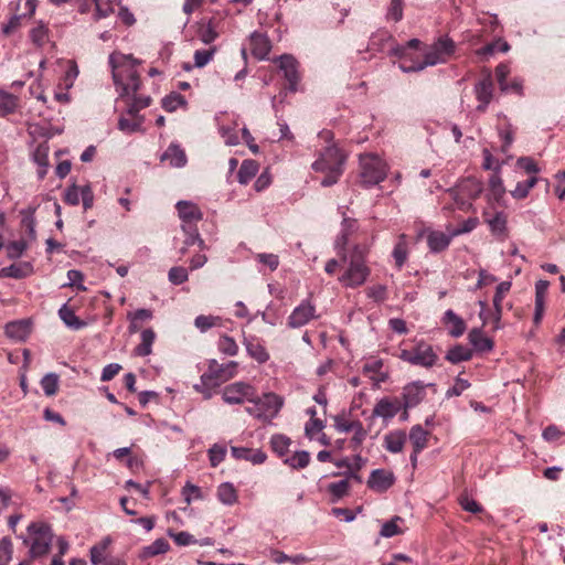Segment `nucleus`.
I'll return each instance as SVG.
<instances>
[{
  "instance_id": "nucleus-41",
  "label": "nucleus",
  "mask_w": 565,
  "mask_h": 565,
  "mask_svg": "<svg viewBox=\"0 0 565 565\" xmlns=\"http://www.w3.org/2000/svg\"><path fill=\"white\" fill-rule=\"evenodd\" d=\"M58 316L61 320L65 323L66 327L73 330H79L85 326V322L82 321L66 303H64L58 309Z\"/></svg>"
},
{
  "instance_id": "nucleus-10",
  "label": "nucleus",
  "mask_w": 565,
  "mask_h": 565,
  "mask_svg": "<svg viewBox=\"0 0 565 565\" xmlns=\"http://www.w3.org/2000/svg\"><path fill=\"white\" fill-rule=\"evenodd\" d=\"M254 386L246 382H235L222 390V399L230 405H238L254 398Z\"/></svg>"
},
{
  "instance_id": "nucleus-27",
  "label": "nucleus",
  "mask_w": 565,
  "mask_h": 565,
  "mask_svg": "<svg viewBox=\"0 0 565 565\" xmlns=\"http://www.w3.org/2000/svg\"><path fill=\"white\" fill-rule=\"evenodd\" d=\"M394 483V476L383 469H375L367 480L369 488L375 491H385Z\"/></svg>"
},
{
  "instance_id": "nucleus-11",
  "label": "nucleus",
  "mask_w": 565,
  "mask_h": 565,
  "mask_svg": "<svg viewBox=\"0 0 565 565\" xmlns=\"http://www.w3.org/2000/svg\"><path fill=\"white\" fill-rule=\"evenodd\" d=\"M277 63L282 77L288 83L287 89L291 93L297 92L300 81L298 61L292 55L284 54L277 58Z\"/></svg>"
},
{
  "instance_id": "nucleus-22",
  "label": "nucleus",
  "mask_w": 565,
  "mask_h": 565,
  "mask_svg": "<svg viewBox=\"0 0 565 565\" xmlns=\"http://www.w3.org/2000/svg\"><path fill=\"white\" fill-rule=\"evenodd\" d=\"M439 63H445L444 56L437 52V50L434 47V45L425 53L424 61L413 64V65H405L399 64V68L404 73H412V72H419L423 71L427 66H434Z\"/></svg>"
},
{
  "instance_id": "nucleus-2",
  "label": "nucleus",
  "mask_w": 565,
  "mask_h": 565,
  "mask_svg": "<svg viewBox=\"0 0 565 565\" xmlns=\"http://www.w3.org/2000/svg\"><path fill=\"white\" fill-rule=\"evenodd\" d=\"M390 167L387 162L377 153L365 152L359 156V183L362 188L370 189L381 182L386 177Z\"/></svg>"
},
{
  "instance_id": "nucleus-44",
  "label": "nucleus",
  "mask_w": 565,
  "mask_h": 565,
  "mask_svg": "<svg viewBox=\"0 0 565 565\" xmlns=\"http://www.w3.org/2000/svg\"><path fill=\"white\" fill-rule=\"evenodd\" d=\"M262 320L269 326H277L281 322L282 311L280 307L274 302H269L265 310L259 312Z\"/></svg>"
},
{
  "instance_id": "nucleus-26",
  "label": "nucleus",
  "mask_w": 565,
  "mask_h": 565,
  "mask_svg": "<svg viewBox=\"0 0 565 565\" xmlns=\"http://www.w3.org/2000/svg\"><path fill=\"white\" fill-rule=\"evenodd\" d=\"M468 340L479 353L490 352L494 347V342L484 335L482 328H472L468 333Z\"/></svg>"
},
{
  "instance_id": "nucleus-42",
  "label": "nucleus",
  "mask_w": 565,
  "mask_h": 565,
  "mask_svg": "<svg viewBox=\"0 0 565 565\" xmlns=\"http://www.w3.org/2000/svg\"><path fill=\"white\" fill-rule=\"evenodd\" d=\"M259 169L258 163L255 160H244L237 173V180L241 184H247Z\"/></svg>"
},
{
  "instance_id": "nucleus-32",
  "label": "nucleus",
  "mask_w": 565,
  "mask_h": 565,
  "mask_svg": "<svg viewBox=\"0 0 565 565\" xmlns=\"http://www.w3.org/2000/svg\"><path fill=\"white\" fill-rule=\"evenodd\" d=\"M34 163L38 166V178L43 180L47 173L50 163H49V146L39 145L32 154Z\"/></svg>"
},
{
  "instance_id": "nucleus-39",
  "label": "nucleus",
  "mask_w": 565,
  "mask_h": 565,
  "mask_svg": "<svg viewBox=\"0 0 565 565\" xmlns=\"http://www.w3.org/2000/svg\"><path fill=\"white\" fill-rule=\"evenodd\" d=\"M472 355L471 349L461 344H456L447 351L445 359L451 364H458L460 362L469 361Z\"/></svg>"
},
{
  "instance_id": "nucleus-25",
  "label": "nucleus",
  "mask_w": 565,
  "mask_h": 565,
  "mask_svg": "<svg viewBox=\"0 0 565 565\" xmlns=\"http://www.w3.org/2000/svg\"><path fill=\"white\" fill-rule=\"evenodd\" d=\"M441 322L447 327L448 333L452 338H459L466 331V323L463 319L451 309L445 311Z\"/></svg>"
},
{
  "instance_id": "nucleus-20",
  "label": "nucleus",
  "mask_w": 565,
  "mask_h": 565,
  "mask_svg": "<svg viewBox=\"0 0 565 565\" xmlns=\"http://www.w3.org/2000/svg\"><path fill=\"white\" fill-rule=\"evenodd\" d=\"M175 207L182 224L196 225L203 218V213L199 206L191 201H179Z\"/></svg>"
},
{
  "instance_id": "nucleus-38",
  "label": "nucleus",
  "mask_w": 565,
  "mask_h": 565,
  "mask_svg": "<svg viewBox=\"0 0 565 565\" xmlns=\"http://www.w3.org/2000/svg\"><path fill=\"white\" fill-rule=\"evenodd\" d=\"M392 256L395 260L396 267L401 269L408 257V244L405 234H401L398 236L397 242L393 248Z\"/></svg>"
},
{
  "instance_id": "nucleus-29",
  "label": "nucleus",
  "mask_w": 565,
  "mask_h": 565,
  "mask_svg": "<svg viewBox=\"0 0 565 565\" xmlns=\"http://www.w3.org/2000/svg\"><path fill=\"white\" fill-rule=\"evenodd\" d=\"M231 454L237 460L249 461L254 465H260L265 462L267 458L264 451L259 449L253 450L246 447H232Z\"/></svg>"
},
{
  "instance_id": "nucleus-60",
  "label": "nucleus",
  "mask_w": 565,
  "mask_h": 565,
  "mask_svg": "<svg viewBox=\"0 0 565 565\" xmlns=\"http://www.w3.org/2000/svg\"><path fill=\"white\" fill-rule=\"evenodd\" d=\"M226 446L214 444L209 449V460L212 467H217L225 458L226 456Z\"/></svg>"
},
{
  "instance_id": "nucleus-56",
  "label": "nucleus",
  "mask_w": 565,
  "mask_h": 565,
  "mask_svg": "<svg viewBox=\"0 0 565 565\" xmlns=\"http://www.w3.org/2000/svg\"><path fill=\"white\" fill-rule=\"evenodd\" d=\"M216 53V47L212 46L207 50H196L194 52V66L198 68H202L207 65L214 57Z\"/></svg>"
},
{
  "instance_id": "nucleus-33",
  "label": "nucleus",
  "mask_w": 565,
  "mask_h": 565,
  "mask_svg": "<svg viewBox=\"0 0 565 565\" xmlns=\"http://www.w3.org/2000/svg\"><path fill=\"white\" fill-rule=\"evenodd\" d=\"M156 333L151 328L145 329L140 333V343L134 352L137 356H148L152 353V345L156 341Z\"/></svg>"
},
{
  "instance_id": "nucleus-50",
  "label": "nucleus",
  "mask_w": 565,
  "mask_h": 565,
  "mask_svg": "<svg viewBox=\"0 0 565 565\" xmlns=\"http://www.w3.org/2000/svg\"><path fill=\"white\" fill-rule=\"evenodd\" d=\"M142 122V116L134 117V120L127 119L126 117L121 116L118 119V129L125 134L130 135L141 130Z\"/></svg>"
},
{
  "instance_id": "nucleus-36",
  "label": "nucleus",
  "mask_w": 565,
  "mask_h": 565,
  "mask_svg": "<svg viewBox=\"0 0 565 565\" xmlns=\"http://www.w3.org/2000/svg\"><path fill=\"white\" fill-rule=\"evenodd\" d=\"M216 495L218 501L227 507L234 505L237 500V490L231 482H223L217 487Z\"/></svg>"
},
{
  "instance_id": "nucleus-57",
  "label": "nucleus",
  "mask_w": 565,
  "mask_h": 565,
  "mask_svg": "<svg viewBox=\"0 0 565 565\" xmlns=\"http://www.w3.org/2000/svg\"><path fill=\"white\" fill-rule=\"evenodd\" d=\"M218 350L228 355L235 356L238 353V345L232 337L222 335L217 343Z\"/></svg>"
},
{
  "instance_id": "nucleus-48",
  "label": "nucleus",
  "mask_w": 565,
  "mask_h": 565,
  "mask_svg": "<svg viewBox=\"0 0 565 565\" xmlns=\"http://www.w3.org/2000/svg\"><path fill=\"white\" fill-rule=\"evenodd\" d=\"M18 106V98L8 92L0 89V115L6 116L14 113Z\"/></svg>"
},
{
  "instance_id": "nucleus-23",
  "label": "nucleus",
  "mask_w": 565,
  "mask_h": 565,
  "mask_svg": "<svg viewBox=\"0 0 565 565\" xmlns=\"http://www.w3.org/2000/svg\"><path fill=\"white\" fill-rule=\"evenodd\" d=\"M160 159L172 168H183L188 162L184 150L175 142L169 145Z\"/></svg>"
},
{
  "instance_id": "nucleus-47",
  "label": "nucleus",
  "mask_w": 565,
  "mask_h": 565,
  "mask_svg": "<svg viewBox=\"0 0 565 565\" xmlns=\"http://www.w3.org/2000/svg\"><path fill=\"white\" fill-rule=\"evenodd\" d=\"M284 462L292 469H303L310 462V454L306 450L296 451L291 456H287Z\"/></svg>"
},
{
  "instance_id": "nucleus-8",
  "label": "nucleus",
  "mask_w": 565,
  "mask_h": 565,
  "mask_svg": "<svg viewBox=\"0 0 565 565\" xmlns=\"http://www.w3.org/2000/svg\"><path fill=\"white\" fill-rule=\"evenodd\" d=\"M237 362L230 361L226 364H220L216 360L209 362V369L201 375V382L206 386H220L225 381L232 379L236 373Z\"/></svg>"
},
{
  "instance_id": "nucleus-16",
  "label": "nucleus",
  "mask_w": 565,
  "mask_h": 565,
  "mask_svg": "<svg viewBox=\"0 0 565 565\" xmlns=\"http://www.w3.org/2000/svg\"><path fill=\"white\" fill-rule=\"evenodd\" d=\"M426 395V385L422 381H414L403 387L402 404L404 409L417 406Z\"/></svg>"
},
{
  "instance_id": "nucleus-52",
  "label": "nucleus",
  "mask_w": 565,
  "mask_h": 565,
  "mask_svg": "<svg viewBox=\"0 0 565 565\" xmlns=\"http://www.w3.org/2000/svg\"><path fill=\"white\" fill-rule=\"evenodd\" d=\"M49 29L39 21L38 25L30 31L31 41L39 47H42L47 41Z\"/></svg>"
},
{
  "instance_id": "nucleus-37",
  "label": "nucleus",
  "mask_w": 565,
  "mask_h": 565,
  "mask_svg": "<svg viewBox=\"0 0 565 565\" xmlns=\"http://www.w3.org/2000/svg\"><path fill=\"white\" fill-rule=\"evenodd\" d=\"M409 441L413 450L423 451L428 444V431L422 425H414L409 430Z\"/></svg>"
},
{
  "instance_id": "nucleus-58",
  "label": "nucleus",
  "mask_w": 565,
  "mask_h": 565,
  "mask_svg": "<svg viewBox=\"0 0 565 565\" xmlns=\"http://www.w3.org/2000/svg\"><path fill=\"white\" fill-rule=\"evenodd\" d=\"M168 279L172 285H182L189 279L188 269L182 266L171 267L168 271Z\"/></svg>"
},
{
  "instance_id": "nucleus-19",
  "label": "nucleus",
  "mask_w": 565,
  "mask_h": 565,
  "mask_svg": "<svg viewBox=\"0 0 565 565\" xmlns=\"http://www.w3.org/2000/svg\"><path fill=\"white\" fill-rule=\"evenodd\" d=\"M243 344L246 349L247 354L258 362L264 364L269 360V353L267 352L263 341L255 335H244Z\"/></svg>"
},
{
  "instance_id": "nucleus-18",
  "label": "nucleus",
  "mask_w": 565,
  "mask_h": 565,
  "mask_svg": "<svg viewBox=\"0 0 565 565\" xmlns=\"http://www.w3.org/2000/svg\"><path fill=\"white\" fill-rule=\"evenodd\" d=\"M184 234V241L179 248L180 257L188 253L189 247L198 245L200 249H206L204 239L201 237L198 226L194 224H181Z\"/></svg>"
},
{
  "instance_id": "nucleus-30",
  "label": "nucleus",
  "mask_w": 565,
  "mask_h": 565,
  "mask_svg": "<svg viewBox=\"0 0 565 565\" xmlns=\"http://www.w3.org/2000/svg\"><path fill=\"white\" fill-rule=\"evenodd\" d=\"M113 543L110 536H105L89 550V559L93 565H103L110 556L107 554L108 547Z\"/></svg>"
},
{
  "instance_id": "nucleus-59",
  "label": "nucleus",
  "mask_w": 565,
  "mask_h": 565,
  "mask_svg": "<svg viewBox=\"0 0 565 565\" xmlns=\"http://www.w3.org/2000/svg\"><path fill=\"white\" fill-rule=\"evenodd\" d=\"M34 213H35V207H32V206H29L21 211V215H22L21 223L31 236L35 235Z\"/></svg>"
},
{
  "instance_id": "nucleus-55",
  "label": "nucleus",
  "mask_w": 565,
  "mask_h": 565,
  "mask_svg": "<svg viewBox=\"0 0 565 565\" xmlns=\"http://www.w3.org/2000/svg\"><path fill=\"white\" fill-rule=\"evenodd\" d=\"M41 387L46 396H53L58 390V376L55 373H49L41 380Z\"/></svg>"
},
{
  "instance_id": "nucleus-35",
  "label": "nucleus",
  "mask_w": 565,
  "mask_h": 565,
  "mask_svg": "<svg viewBox=\"0 0 565 565\" xmlns=\"http://www.w3.org/2000/svg\"><path fill=\"white\" fill-rule=\"evenodd\" d=\"M33 267L28 262L12 264L1 269V275L9 278L21 279L30 276Z\"/></svg>"
},
{
  "instance_id": "nucleus-14",
  "label": "nucleus",
  "mask_w": 565,
  "mask_h": 565,
  "mask_svg": "<svg viewBox=\"0 0 565 565\" xmlns=\"http://www.w3.org/2000/svg\"><path fill=\"white\" fill-rule=\"evenodd\" d=\"M512 282L510 280L501 281L497 288L493 296V311H490V319L492 323L493 331L501 330L503 328L501 323L502 315H503V306L502 301L505 295L510 291Z\"/></svg>"
},
{
  "instance_id": "nucleus-46",
  "label": "nucleus",
  "mask_w": 565,
  "mask_h": 565,
  "mask_svg": "<svg viewBox=\"0 0 565 565\" xmlns=\"http://www.w3.org/2000/svg\"><path fill=\"white\" fill-rule=\"evenodd\" d=\"M486 222L494 236H504L507 232V216L503 212H497L492 217L487 218Z\"/></svg>"
},
{
  "instance_id": "nucleus-12",
  "label": "nucleus",
  "mask_w": 565,
  "mask_h": 565,
  "mask_svg": "<svg viewBox=\"0 0 565 565\" xmlns=\"http://www.w3.org/2000/svg\"><path fill=\"white\" fill-rule=\"evenodd\" d=\"M483 190L482 182L476 178L469 177L461 180L456 189L448 190L449 193L452 194L455 202L461 207L463 202V196L468 199L478 198Z\"/></svg>"
},
{
  "instance_id": "nucleus-7",
  "label": "nucleus",
  "mask_w": 565,
  "mask_h": 565,
  "mask_svg": "<svg viewBox=\"0 0 565 565\" xmlns=\"http://www.w3.org/2000/svg\"><path fill=\"white\" fill-rule=\"evenodd\" d=\"M370 274L371 270L362 258L352 257L338 280L345 288H356L367 280Z\"/></svg>"
},
{
  "instance_id": "nucleus-9",
  "label": "nucleus",
  "mask_w": 565,
  "mask_h": 565,
  "mask_svg": "<svg viewBox=\"0 0 565 565\" xmlns=\"http://www.w3.org/2000/svg\"><path fill=\"white\" fill-rule=\"evenodd\" d=\"M318 318L316 306L311 299L306 298L292 309L288 317L287 326L290 329H299Z\"/></svg>"
},
{
  "instance_id": "nucleus-45",
  "label": "nucleus",
  "mask_w": 565,
  "mask_h": 565,
  "mask_svg": "<svg viewBox=\"0 0 565 565\" xmlns=\"http://www.w3.org/2000/svg\"><path fill=\"white\" fill-rule=\"evenodd\" d=\"M505 194V188L500 172L492 173L489 178V196L499 202Z\"/></svg>"
},
{
  "instance_id": "nucleus-15",
  "label": "nucleus",
  "mask_w": 565,
  "mask_h": 565,
  "mask_svg": "<svg viewBox=\"0 0 565 565\" xmlns=\"http://www.w3.org/2000/svg\"><path fill=\"white\" fill-rule=\"evenodd\" d=\"M401 409H404V406L399 398L383 397L376 402L372 416L387 422L394 418Z\"/></svg>"
},
{
  "instance_id": "nucleus-34",
  "label": "nucleus",
  "mask_w": 565,
  "mask_h": 565,
  "mask_svg": "<svg viewBox=\"0 0 565 565\" xmlns=\"http://www.w3.org/2000/svg\"><path fill=\"white\" fill-rule=\"evenodd\" d=\"M250 41H252V46H253L252 47L253 54L259 60L266 58V56L268 55V53L270 51V44H269V40L267 39V36L262 33L254 32L250 35Z\"/></svg>"
},
{
  "instance_id": "nucleus-4",
  "label": "nucleus",
  "mask_w": 565,
  "mask_h": 565,
  "mask_svg": "<svg viewBox=\"0 0 565 565\" xmlns=\"http://www.w3.org/2000/svg\"><path fill=\"white\" fill-rule=\"evenodd\" d=\"M398 358L404 362L424 369H431L438 361V355L433 345L424 340L416 341L412 349L402 350Z\"/></svg>"
},
{
  "instance_id": "nucleus-28",
  "label": "nucleus",
  "mask_w": 565,
  "mask_h": 565,
  "mask_svg": "<svg viewBox=\"0 0 565 565\" xmlns=\"http://www.w3.org/2000/svg\"><path fill=\"white\" fill-rule=\"evenodd\" d=\"M31 332V323L28 320H17L8 322L4 327V333L14 341H24Z\"/></svg>"
},
{
  "instance_id": "nucleus-13",
  "label": "nucleus",
  "mask_w": 565,
  "mask_h": 565,
  "mask_svg": "<svg viewBox=\"0 0 565 565\" xmlns=\"http://www.w3.org/2000/svg\"><path fill=\"white\" fill-rule=\"evenodd\" d=\"M473 93L478 100L477 110L484 113L493 98L494 85L491 73L488 72L480 81L475 84Z\"/></svg>"
},
{
  "instance_id": "nucleus-49",
  "label": "nucleus",
  "mask_w": 565,
  "mask_h": 565,
  "mask_svg": "<svg viewBox=\"0 0 565 565\" xmlns=\"http://www.w3.org/2000/svg\"><path fill=\"white\" fill-rule=\"evenodd\" d=\"M404 15V0H391L387 6L385 19L387 22H399Z\"/></svg>"
},
{
  "instance_id": "nucleus-64",
  "label": "nucleus",
  "mask_w": 565,
  "mask_h": 565,
  "mask_svg": "<svg viewBox=\"0 0 565 565\" xmlns=\"http://www.w3.org/2000/svg\"><path fill=\"white\" fill-rule=\"evenodd\" d=\"M218 320V317L201 315L194 319V326L201 332H206L207 330L213 328Z\"/></svg>"
},
{
  "instance_id": "nucleus-5",
  "label": "nucleus",
  "mask_w": 565,
  "mask_h": 565,
  "mask_svg": "<svg viewBox=\"0 0 565 565\" xmlns=\"http://www.w3.org/2000/svg\"><path fill=\"white\" fill-rule=\"evenodd\" d=\"M28 533L31 536V557L36 558L46 555L53 539L51 526L44 522H32L28 526Z\"/></svg>"
},
{
  "instance_id": "nucleus-31",
  "label": "nucleus",
  "mask_w": 565,
  "mask_h": 565,
  "mask_svg": "<svg viewBox=\"0 0 565 565\" xmlns=\"http://www.w3.org/2000/svg\"><path fill=\"white\" fill-rule=\"evenodd\" d=\"M383 361L381 359L372 360L366 362L363 365L364 374H372L370 379L373 381L374 385L379 386L381 383H384L388 379V373L383 372Z\"/></svg>"
},
{
  "instance_id": "nucleus-17",
  "label": "nucleus",
  "mask_w": 565,
  "mask_h": 565,
  "mask_svg": "<svg viewBox=\"0 0 565 565\" xmlns=\"http://www.w3.org/2000/svg\"><path fill=\"white\" fill-rule=\"evenodd\" d=\"M426 235L427 245L431 253L437 254L448 248L451 243L452 233L446 234L441 231L426 228L420 232V236Z\"/></svg>"
},
{
  "instance_id": "nucleus-1",
  "label": "nucleus",
  "mask_w": 565,
  "mask_h": 565,
  "mask_svg": "<svg viewBox=\"0 0 565 565\" xmlns=\"http://www.w3.org/2000/svg\"><path fill=\"white\" fill-rule=\"evenodd\" d=\"M113 81L119 97L127 104V114L137 117L139 111L150 105L149 96H137L140 78L137 71L138 60L130 54L114 52L108 57Z\"/></svg>"
},
{
  "instance_id": "nucleus-63",
  "label": "nucleus",
  "mask_w": 565,
  "mask_h": 565,
  "mask_svg": "<svg viewBox=\"0 0 565 565\" xmlns=\"http://www.w3.org/2000/svg\"><path fill=\"white\" fill-rule=\"evenodd\" d=\"M482 168L484 170H493V173L501 172L502 163H500L487 148L482 151Z\"/></svg>"
},
{
  "instance_id": "nucleus-54",
  "label": "nucleus",
  "mask_w": 565,
  "mask_h": 565,
  "mask_svg": "<svg viewBox=\"0 0 565 565\" xmlns=\"http://www.w3.org/2000/svg\"><path fill=\"white\" fill-rule=\"evenodd\" d=\"M434 47L444 56V61L451 56L455 52V42L448 36H440Z\"/></svg>"
},
{
  "instance_id": "nucleus-53",
  "label": "nucleus",
  "mask_w": 565,
  "mask_h": 565,
  "mask_svg": "<svg viewBox=\"0 0 565 565\" xmlns=\"http://www.w3.org/2000/svg\"><path fill=\"white\" fill-rule=\"evenodd\" d=\"M350 483L348 479H342L338 482H332L329 484L328 490L332 495V502H337L349 492Z\"/></svg>"
},
{
  "instance_id": "nucleus-51",
  "label": "nucleus",
  "mask_w": 565,
  "mask_h": 565,
  "mask_svg": "<svg viewBox=\"0 0 565 565\" xmlns=\"http://www.w3.org/2000/svg\"><path fill=\"white\" fill-rule=\"evenodd\" d=\"M162 108L169 113L175 111L178 108L185 106V98L179 93H171L162 98Z\"/></svg>"
},
{
  "instance_id": "nucleus-24",
  "label": "nucleus",
  "mask_w": 565,
  "mask_h": 565,
  "mask_svg": "<svg viewBox=\"0 0 565 565\" xmlns=\"http://www.w3.org/2000/svg\"><path fill=\"white\" fill-rule=\"evenodd\" d=\"M407 436L402 429L391 430L384 435L383 447L391 454H399L404 449Z\"/></svg>"
},
{
  "instance_id": "nucleus-61",
  "label": "nucleus",
  "mask_w": 565,
  "mask_h": 565,
  "mask_svg": "<svg viewBox=\"0 0 565 565\" xmlns=\"http://www.w3.org/2000/svg\"><path fill=\"white\" fill-rule=\"evenodd\" d=\"M359 423L360 420H352L345 415H338L334 417V428L337 431L342 434L351 433L355 428V425Z\"/></svg>"
},
{
  "instance_id": "nucleus-3",
  "label": "nucleus",
  "mask_w": 565,
  "mask_h": 565,
  "mask_svg": "<svg viewBox=\"0 0 565 565\" xmlns=\"http://www.w3.org/2000/svg\"><path fill=\"white\" fill-rule=\"evenodd\" d=\"M252 404L245 408L250 416L266 423H270L277 417L284 406V398L276 393H264L262 396L254 391V398L249 401Z\"/></svg>"
},
{
  "instance_id": "nucleus-21",
  "label": "nucleus",
  "mask_w": 565,
  "mask_h": 565,
  "mask_svg": "<svg viewBox=\"0 0 565 565\" xmlns=\"http://www.w3.org/2000/svg\"><path fill=\"white\" fill-rule=\"evenodd\" d=\"M344 206H339L338 211L342 215L341 228L337 238V246L344 247L348 243L349 237L358 232L359 222L356 218L349 217L345 215Z\"/></svg>"
},
{
  "instance_id": "nucleus-62",
  "label": "nucleus",
  "mask_w": 565,
  "mask_h": 565,
  "mask_svg": "<svg viewBox=\"0 0 565 565\" xmlns=\"http://www.w3.org/2000/svg\"><path fill=\"white\" fill-rule=\"evenodd\" d=\"M402 518L394 516L392 520L385 522L380 531L381 536L383 537H393L395 535H398L402 533L401 529L398 527V522H402Z\"/></svg>"
},
{
  "instance_id": "nucleus-6",
  "label": "nucleus",
  "mask_w": 565,
  "mask_h": 565,
  "mask_svg": "<svg viewBox=\"0 0 565 565\" xmlns=\"http://www.w3.org/2000/svg\"><path fill=\"white\" fill-rule=\"evenodd\" d=\"M345 154L334 143L319 151L318 158L311 164L316 172L344 171Z\"/></svg>"
},
{
  "instance_id": "nucleus-40",
  "label": "nucleus",
  "mask_w": 565,
  "mask_h": 565,
  "mask_svg": "<svg viewBox=\"0 0 565 565\" xmlns=\"http://www.w3.org/2000/svg\"><path fill=\"white\" fill-rule=\"evenodd\" d=\"M169 542L163 539H157L151 544L143 546L140 553L141 558H150L160 554H164L169 551Z\"/></svg>"
},
{
  "instance_id": "nucleus-43",
  "label": "nucleus",
  "mask_w": 565,
  "mask_h": 565,
  "mask_svg": "<svg viewBox=\"0 0 565 565\" xmlns=\"http://www.w3.org/2000/svg\"><path fill=\"white\" fill-rule=\"evenodd\" d=\"M291 440L282 434H275L270 438V446L275 454L280 458H286L289 452Z\"/></svg>"
}]
</instances>
